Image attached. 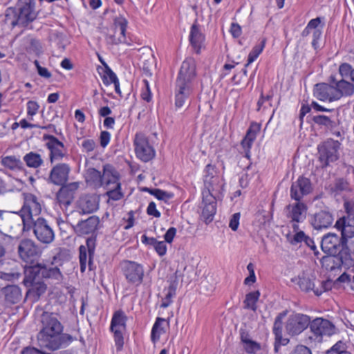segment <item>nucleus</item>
Returning a JSON list of instances; mask_svg holds the SVG:
<instances>
[{"label":"nucleus","instance_id":"f03ea898","mask_svg":"<svg viewBox=\"0 0 354 354\" xmlns=\"http://www.w3.org/2000/svg\"><path fill=\"white\" fill-rule=\"evenodd\" d=\"M196 75L194 61L192 59L183 61L175 83L176 108L183 107L192 95Z\"/></svg>","mask_w":354,"mask_h":354},{"label":"nucleus","instance_id":"7c9ffc66","mask_svg":"<svg viewBox=\"0 0 354 354\" xmlns=\"http://www.w3.org/2000/svg\"><path fill=\"white\" fill-rule=\"evenodd\" d=\"M102 180L103 183L102 186L104 187L105 189H109L110 186L120 183V175L112 165L106 164L103 166Z\"/></svg>","mask_w":354,"mask_h":354},{"label":"nucleus","instance_id":"b1692460","mask_svg":"<svg viewBox=\"0 0 354 354\" xmlns=\"http://www.w3.org/2000/svg\"><path fill=\"white\" fill-rule=\"evenodd\" d=\"M70 171L71 168L68 164H57L50 171L48 182L55 185L65 184L68 179Z\"/></svg>","mask_w":354,"mask_h":354},{"label":"nucleus","instance_id":"4c0bfd02","mask_svg":"<svg viewBox=\"0 0 354 354\" xmlns=\"http://www.w3.org/2000/svg\"><path fill=\"white\" fill-rule=\"evenodd\" d=\"M85 179L88 184L95 187H102V174L95 168H88L86 171Z\"/></svg>","mask_w":354,"mask_h":354},{"label":"nucleus","instance_id":"49530a36","mask_svg":"<svg viewBox=\"0 0 354 354\" xmlns=\"http://www.w3.org/2000/svg\"><path fill=\"white\" fill-rule=\"evenodd\" d=\"M145 190L148 192L151 195L154 196L157 199L163 201L165 202H167L174 196L172 193L162 190L160 189L145 188Z\"/></svg>","mask_w":354,"mask_h":354},{"label":"nucleus","instance_id":"2eb2a0df","mask_svg":"<svg viewBox=\"0 0 354 354\" xmlns=\"http://www.w3.org/2000/svg\"><path fill=\"white\" fill-rule=\"evenodd\" d=\"M334 221L333 212L328 207L319 209L310 215L309 222L315 230H321L330 227Z\"/></svg>","mask_w":354,"mask_h":354},{"label":"nucleus","instance_id":"4468645a","mask_svg":"<svg viewBox=\"0 0 354 354\" xmlns=\"http://www.w3.org/2000/svg\"><path fill=\"white\" fill-rule=\"evenodd\" d=\"M121 268L128 282L137 285L142 283L144 277V269L141 264L125 260L122 262Z\"/></svg>","mask_w":354,"mask_h":354},{"label":"nucleus","instance_id":"20e7f679","mask_svg":"<svg viewBox=\"0 0 354 354\" xmlns=\"http://www.w3.org/2000/svg\"><path fill=\"white\" fill-rule=\"evenodd\" d=\"M6 20H10V24L24 28L32 29L30 25L37 17L34 0H18L15 6L9 7L6 10Z\"/></svg>","mask_w":354,"mask_h":354},{"label":"nucleus","instance_id":"864d4df0","mask_svg":"<svg viewBox=\"0 0 354 354\" xmlns=\"http://www.w3.org/2000/svg\"><path fill=\"white\" fill-rule=\"evenodd\" d=\"M333 286V283L332 280L328 279L326 281H323L320 282V287H316V289H315V295L320 296L324 292L331 290Z\"/></svg>","mask_w":354,"mask_h":354},{"label":"nucleus","instance_id":"de8ad7c7","mask_svg":"<svg viewBox=\"0 0 354 354\" xmlns=\"http://www.w3.org/2000/svg\"><path fill=\"white\" fill-rule=\"evenodd\" d=\"M313 121L321 126H324L328 129H333L335 126V122L330 117L324 115H318L313 117Z\"/></svg>","mask_w":354,"mask_h":354},{"label":"nucleus","instance_id":"3c124183","mask_svg":"<svg viewBox=\"0 0 354 354\" xmlns=\"http://www.w3.org/2000/svg\"><path fill=\"white\" fill-rule=\"evenodd\" d=\"M286 315V311L280 313L275 318L274 326H273V333L274 335H278L282 333L283 328V319Z\"/></svg>","mask_w":354,"mask_h":354},{"label":"nucleus","instance_id":"412c9836","mask_svg":"<svg viewBox=\"0 0 354 354\" xmlns=\"http://www.w3.org/2000/svg\"><path fill=\"white\" fill-rule=\"evenodd\" d=\"M59 185L61 188L57 193V199L59 205L68 207L72 203L75 193L78 189L80 183L78 182L66 183Z\"/></svg>","mask_w":354,"mask_h":354},{"label":"nucleus","instance_id":"4be33fe9","mask_svg":"<svg viewBox=\"0 0 354 354\" xmlns=\"http://www.w3.org/2000/svg\"><path fill=\"white\" fill-rule=\"evenodd\" d=\"M44 140H48L46 146L50 150V160L53 163L54 160H60L65 156L64 145L53 135L44 134Z\"/></svg>","mask_w":354,"mask_h":354},{"label":"nucleus","instance_id":"393cba45","mask_svg":"<svg viewBox=\"0 0 354 354\" xmlns=\"http://www.w3.org/2000/svg\"><path fill=\"white\" fill-rule=\"evenodd\" d=\"M100 199L95 194H84L78 200V209L80 214H91L99 208Z\"/></svg>","mask_w":354,"mask_h":354},{"label":"nucleus","instance_id":"4d7b16f0","mask_svg":"<svg viewBox=\"0 0 354 354\" xmlns=\"http://www.w3.org/2000/svg\"><path fill=\"white\" fill-rule=\"evenodd\" d=\"M274 351L275 353L279 351L281 346H286L289 342V339L283 338L282 333L274 335Z\"/></svg>","mask_w":354,"mask_h":354},{"label":"nucleus","instance_id":"c756f323","mask_svg":"<svg viewBox=\"0 0 354 354\" xmlns=\"http://www.w3.org/2000/svg\"><path fill=\"white\" fill-rule=\"evenodd\" d=\"M314 95L319 100L330 102L336 100L334 84L319 83L315 84Z\"/></svg>","mask_w":354,"mask_h":354},{"label":"nucleus","instance_id":"e2e57ef3","mask_svg":"<svg viewBox=\"0 0 354 354\" xmlns=\"http://www.w3.org/2000/svg\"><path fill=\"white\" fill-rule=\"evenodd\" d=\"M266 38H263L260 43L255 45L252 50H251L250 53L257 56L258 57V56L261 54V53L263 51L264 47H265V45H266Z\"/></svg>","mask_w":354,"mask_h":354},{"label":"nucleus","instance_id":"39448f33","mask_svg":"<svg viewBox=\"0 0 354 354\" xmlns=\"http://www.w3.org/2000/svg\"><path fill=\"white\" fill-rule=\"evenodd\" d=\"M37 339L40 348H47L55 351L67 347L76 338L68 333L39 332Z\"/></svg>","mask_w":354,"mask_h":354},{"label":"nucleus","instance_id":"c9c22d12","mask_svg":"<svg viewBox=\"0 0 354 354\" xmlns=\"http://www.w3.org/2000/svg\"><path fill=\"white\" fill-rule=\"evenodd\" d=\"M127 321V317L122 310L115 311L111 319L110 329L125 330Z\"/></svg>","mask_w":354,"mask_h":354},{"label":"nucleus","instance_id":"9b49d317","mask_svg":"<svg viewBox=\"0 0 354 354\" xmlns=\"http://www.w3.org/2000/svg\"><path fill=\"white\" fill-rule=\"evenodd\" d=\"M96 247V236H91L86 240V245L79 247V259L80 271L84 272L88 263L89 270H91L93 264V259Z\"/></svg>","mask_w":354,"mask_h":354},{"label":"nucleus","instance_id":"37998d69","mask_svg":"<svg viewBox=\"0 0 354 354\" xmlns=\"http://www.w3.org/2000/svg\"><path fill=\"white\" fill-rule=\"evenodd\" d=\"M24 160L29 167L37 168L43 164V160L39 153L30 152L24 157Z\"/></svg>","mask_w":354,"mask_h":354},{"label":"nucleus","instance_id":"cd10ccee","mask_svg":"<svg viewBox=\"0 0 354 354\" xmlns=\"http://www.w3.org/2000/svg\"><path fill=\"white\" fill-rule=\"evenodd\" d=\"M286 216L291 219L292 222L301 223L306 218L307 205L300 201L294 204H289L286 207Z\"/></svg>","mask_w":354,"mask_h":354},{"label":"nucleus","instance_id":"bf43d9fd","mask_svg":"<svg viewBox=\"0 0 354 354\" xmlns=\"http://www.w3.org/2000/svg\"><path fill=\"white\" fill-rule=\"evenodd\" d=\"M106 41L108 44L111 45H118L119 44H126L129 46H131V44L128 40H124V39H120V37L116 38L115 35H110L106 37Z\"/></svg>","mask_w":354,"mask_h":354},{"label":"nucleus","instance_id":"f257e3e1","mask_svg":"<svg viewBox=\"0 0 354 354\" xmlns=\"http://www.w3.org/2000/svg\"><path fill=\"white\" fill-rule=\"evenodd\" d=\"M59 254L53 258L51 265L37 262L32 266H26L24 268V278L23 284L28 288L27 295L32 297L35 300H38L44 295L47 289L44 279H50L56 283H60L63 279V274L57 266H53L57 263Z\"/></svg>","mask_w":354,"mask_h":354},{"label":"nucleus","instance_id":"bb28decb","mask_svg":"<svg viewBox=\"0 0 354 354\" xmlns=\"http://www.w3.org/2000/svg\"><path fill=\"white\" fill-rule=\"evenodd\" d=\"M99 223V218L96 216H91L86 220L80 221L73 227V229L75 232L79 236L93 234L97 229Z\"/></svg>","mask_w":354,"mask_h":354},{"label":"nucleus","instance_id":"13d9d810","mask_svg":"<svg viewBox=\"0 0 354 354\" xmlns=\"http://www.w3.org/2000/svg\"><path fill=\"white\" fill-rule=\"evenodd\" d=\"M244 349L247 353L253 354L261 350V345L255 341L250 340L244 344Z\"/></svg>","mask_w":354,"mask_h":354},{"label":"nucleus","instance_id":"f8f14e48","mask_svg":"<svg viewBox=\"0 0 354 354\" xmlns=\"http://www.w3.org/2000/svg\"><path fill=\"white\" fill-rule=\"evenodd\" d=\"M310 317L302 313H292L286 322V330L291 336L301 333L310 324Z\"/></svg>","mask_w":354,"mask_h":354},{"label":"nucleus","instance_id":"473e14b6","mask_svg":"<svg viewBox=\"0 0 354 354\" xmlns=\"http://www.w3.org/2000/svg\"><path fill=\"white\" fill-rule=\"evenodd\" d=\"M314 281L315 278L313 276L310 277L304 274L299 275L297 277L292 279V282L298 285L301 290L305 292H308L312 290L315 293L316 287Z\"/></svg>","mask_w":354,"mask_h":354},{"label":"nucleus","instance_id":"5fc2aeb1","mask_svg":"<svg viewBox=\"0 0 354 354\" xmlns=\"http://www.w3.org/2000/svg\"><path fill=\"white\" fill-rule=\"evenodd\" d=\"M13 240V237L7 234L0 232V258L6 254V250L3 245L10 243Z\"/></svg>","mask_w":354,"mask_h":354},{"label":"nucleus","instance_id":"6e6d98bb","mask_svg":"<svg viewBox=\"0 0 354 354\" xmlns=\"http://www.w3.org/2000/svg\"><path fill=\"white\" fill-rule=\"evenodd\" d=\"M114 334V340L117 351H120L124 345V337L122 332L124 330H111Z\"/></svg>","mask_w":354,"mask_h":354},{"label":"nucleus","instance_id":"a19ab883","mask_svg":"<svg viewBox=\"0 0 354 354\" xmlns=\"http://www.w3.org/2000/svg\"><path fill=\"white\" fill-rule=\"evenodd\" d=\"M259 297L260 292L259 290L248 293L243 301L245 305L244 308L251 309L253 311H256L257 308L256 304L258 301Z\"/></svg>","mask_w":354,"mask_h":354},{"label":"nucleus","instance_id":"680f3d73","mask_svg":"<svg viewBox=\"0 0 354 354\" xmlns=\"http://www.w3.org/2000/svg\"><path fill=\"white\" fill-rule=\"evenodd\" d=\"M352 71L351 66L348 63H343L339 67V73L342 77V79L349 77Z\"/></svg>","mask_w":354,"mask_h":354},{"label":"nucleus","instance_id":"69168bd1","mask_svg":"<svg viewBox=\"0 0 354 354\" xmlns=\"http://www.w3.org/2000/svg\"><path fill=\"white\" fill-rule=\"evenodd\" d=\"M30 49L35 52L37 55L42 53V46L39 40L36 39H32L30 42Z\"/></svg>","mask_w":354,"mask_h":354},{"label":"nucleus","instance_id":"e433bc0d","mask_svg":"<svg viewBox=\"0 0 354 354\" xmlns=\"http://www.w3.org/2000/svg\"><path fill=\"white\" fill-rule=\"evenodd\" d=\"M320 23L321 19L319 17H317L311 19L307 24L308 28H310L313 30L312 46L315 50L318 48V41L321 38L322 34V28H318Z\"/></svg>","mask_w":354,"mask_h":354},{"label":"nucleus","instance_id":"0eeeda50","mask_svg":"<svg viewBox=\"0 0 354 354\" xmlns=\"http://www.w3.org/2000/svg\"><path fill=\"white\" fill-rule=\"evenodd\" d=\"M39 246L31 239H21L17 246V254L21 260L29 266L35 265V261L41 255ZM37 263H35L36 264Z\"/></svg>","mask_w":354,"mask_h":354},{"label":"nucleus","instance_id":"79ce46f5","mask_svg":"<svg viewBox=\"0 0 354 354\" xmlns=\"http://www.w3.org/2000/svg\"><path fill=\"white\" fill-rule=\"evenodd\" d=\"M166 319L161 317H158L155 324L153 326L151 334V338L153 342H156L160 339V335L165 333L162 324L165 323Z\"/></svg>","mask_w":354,"mask_h":354},{"label":"nucleus","instance_id":"052dcab7","mask_svg":"<svg viewBox=\"0 0 354 354\" xmlns=\"http://www.w3.org/2000/svg\"><path fill=\"white\" fill-rule=\"evenodd\" d=\"M81 146L84 151L89 153L95 149L96 143L93 139H84L82 140Z\"/></svg>","mask_w":354,"mask_h":354},{"label":"nucleus","instance_id":"338daca9","mask_svg":"<svg viewBox=\"0 0 354 354\" xmlns=\"http://www.w3.org/2000/svg\"><path fill=\"white\" fill-rule=\"evenodd\" d=\"M289 354H312V352L306 346L297 345Z\"/></svg>","mask_w":354,"mask_h":354},{"label":"nucleus","instance_id":"8fccbe9b","mask_svg":"<svg viewBox=\"0 0 354 354\" xmlns=\"http://www.w3.org/2000/svg\"><path fill=\"white\" fill-rule=\"evenodd\" d=\"M106 195L109 199L113 201H119L123 197V194L121 192V183H117V185L110 186L109 189H106Z\"/></svg>","mask_w":354,"mask_h":354},{"label":"nucleus","instance_id":"2f4dec72","mask_svg":"<svg viewBox=\"0 0 354 354\" xmlns=\"http://www.w3.org/2000/svg\"><path fill=\"white\" fill-rule=\"evenodd\" d=\"M189 38L190 44L193 47L195 53L196 54H199L201 53L202 43L204 41V36L199 29V26L197 24L196 20L191 27Z\"/></svg>","mask_w":354,"mask_h":354},{"label":"nucleus","instance_id":"1a4fd4ad","mask_svg":"<svg viewBox=\"0 0 354 354\" xmlns=\"http://www.w3.org/2000/svg\"><path fill=\"white\" fill-rule=\"evenodd\" d=\"M133 145L136 157L142 162H147L154 158L156 151L145 134L137 133L135 135Z\"/></svg>","mask_w":354,"mask_h":354},{"label":"nucleus","instance_id":"7ed1b4c3","mask_svg":"<svg viewBox=\"0 0 354 354\" xmlns=\"http://www.w3.org/2000/svg\"><path fill=\"white\" fill-rule=\"evenodd\" d=\"M196 75L194 61L192 59L183 61L175 83L176 108L183 107L192 95Z\"/></svg>","mask_w":354,"mask_h":354},{"label":"nucleus","instance_id":"6e6552de","mask_svg":"<svg viewBox=\"0 0 354 354\" xmlns=\"http://www.w3.org/2000/svg\"><path fill=\"white\" fill-rule=\"evenodd\" d=\"M309 327L313 334L310 338L317 342H322L324 336L333 335L335 329L331 322L321 317H317L313 321H310Z\"/></svg>","mask_w":354,"mask_h":354},{"label":"nucleus","instance_id":"6ab92c4d","mask_svg":"<svg viewBox=\"0 0 354 354\" xmlns=\"http://www.w3.org/2000/svg\"><path fill=\"white\" fill-rule=\"evenodd\" d=\"M313 190L311 182L309 178L299 176L292 183L290 187V197L296 201H300L305 196L309 194Z\"/></svg>","mask_w":354,"mask_h":354},{"label":"nucleus","instance_id":"f3484780","mask_svg":"<svg viewBox=\"0 0 354 354\" xmlns=\"http://www.w3.org/2000/svg\"><path fill=\"white\" fill-rule=\"evenodd\" d=\"M207 174L204 178V188L202 191V194L209 193V195H213L216 197V194L221 193L223 189V180L218 176H214L210 170H214L211 165L206 166Z\"/></svg>","mask_w":354,"mask_h":354},{"label":"nucleus","instance_id":"a211bd4d","mask_svg":"<svg viewBox=\"0 0 354 354\" xmlns=\"http://www.w3.org/2000/svg\"><path fill=\"white\" fill-rule=\"evenodd\" d=\"M346 243L342 236L339 237L335 233H328L322 239L321 248L327 254H337L342 246Z\"/></svg>","mask_w":354,"mask_h":354},{"label":"nucleus","instance_id":"c85d7f7f","mask_svg":"<svg viewBox=\"0 0 354 354\" xmlns=\"http://www.w3.org/2000/svg\"><path fill=\"white\" fill-rule=\"evenodd\" d=\"M261 127L257 123H252L247 130L246 134L241 142V145L244 149L245 158L248 160L250 159V149L259 132Z\"/></svg>","mask_w":354,"mask_h":354},{"label":"nucleus","instance_id":"c03bdc74","mask_svg":"<svg viewBox=\"0 0 354 354\" xmlns=\"http://www.w3.org/2000/svg\"><path fill=\"white\" fill-rule=\"evenodd\" d=\"M1 164L11 170L21 169L23 167V162L14 156L2 158Z\"/></svg>","mask_w":354,"mask_h":354},{"label":"nucleus","instance_id":"ddd939ff","mask_svg":"<svg viewBox=\"0 0 354 354\" xmlns=\"http://www.w3.org/2000/svg\"><path fill=\"white\" fill-rule=\"evenodd\" d=\"M32 228L37 239L44 244H50L54 241L55 233L48 222L42 217L32 221Z\"/></svg>","mask_w":354,"mask_h":354},{"label":"nucleus","instance_id":"9d476101","mask_svg":"<svg viewBox=\"0 0 354 354\" xmlns=\"http://www.w3.org/2000/svg\"><path fill=\"white\" fill-rule=\"evenodd\" d=\"M338 141L332 139L328 140L318 146V159L323 168L338 159Z\"/></svg>","mask_w":354,"mask_h":354},{"label":"nucleus","instance_id":"603ef678","mask_svg":"<svg viewBox=\"0 0 354 354\" xmlns=\"http://www.w3.org/2000/svg\"><path fill=\"white\" fill-rule=\"evenodd\" d=\"M332 190L335 192H341L344 191H350L349 183L344 178H338L335 180Z\"/></svg>","mask_w":354,"mask_h":354},{"label":"nucleus","instance_id":"58836bf2","mask_svg":"<svg viewBox=\"0 0 354 354\" xmlns=\"http://www.w3.org/2000/svg\"><path fill=\"white\" fill-rule=\"evenodd\" d=\"M322 263L327 270L330 271L335 270L342 267L337 254H328V256L322 257Z\"/></svg>","mask_w":354,"mask_h":354},{"label":"nucleus","instance_id":"72a5a7b5","mask_svg":"<svg viewBox=\"0 0 354 354\" xmlns=\"http://www.w3.org/2000/svg\"><path fill=\"white\" fill-rule=\"evenodd\" d=\"M337 256L342 266L346 268L354 266V251L348 247L347 243L339 250Z\"/></svg>","mask_w":354,"mask_h":354},{"label":"nucleus","instance_id":"ea45409f","mask_svg":"<svg viewBox=\"0 0 354 354\" xmlns=\"http://www.w3.org/2000/svg\"><path fill=\"white\" fill-rule=\"evenodd\" d=\"M14 216L8 212L0 210V232L12 228Z\"/></svg>","mask_w":354,"mask_h":354},{"label":"nucleus","instance_id":"a878e982","mask_svg":"<svg viewBox=\"0 0 354 354\" xmlns=\"http://www.w3.org/2000/svg\"><path fill=\"white\" fill-rule=\"evenodd\" d=\"M330 82L334 84L335 95L333 98L336 100L343 96H351L354 93V84L344 79L337 80L334 75H330Z\"/></svg>","mask_w":354,"mask_h":354},{"label":"nucleus","instance_id":"a18cd8bd","mask_svg":"<svg viewBox=\"0 0 354 354\" xmlns=\"http://www.w3.org/2000/svg\"><path fill=\"white\" fill-rule=\"evenodd\" d=\"M113 25L115 26V29L119 28L120 33L121 35L120 38L127 40L126 37V31L128 25V21L127 19L123 16L120 15L113 19Z\"/></svg>","mask_w":354,"mask_h":354},{"label":"nucleus","instance_id":"774afa93","mask_svg":"<svg viewBox=\"0 0 354 354\" xmlns=\"http://www.w3.org/2000/svg\"><path fill=\"white\" fill-rule=\"evenodd\" d=\"M344 206L347 216H354V201L346 200L344 203Z\"/></svg>","mask_w":354,"mask_h":354},{"label":"nucleus","instance_id":"dca6fc26","mask_svg":"<svg viewBox=\"0 0 354 354\" xmlns=\"http://www.w3.org/2000/svg\"><path fill=\"white\" fill-rule=\"evenodd\" d=\"M216 197L209 193L202 194V202L199 208L201 209V219L206 224L211 223L216 212Z\"/></svg>","mask_w":354,"mask_h":354},{"label":"nucleus","instance_id":"f704fd0d","mask_svg":"<svg viewBox=\"0 0 354 354\" xmlns=\"http://www.w3.org/2000/svg\"><path fill=\"white\" fill-rule=\"evenodd\" d=\"M103 66H98L97 70L101 76L103 83L105 85H109L113 82H118V77L115 73L111 69L106 62H102Z\"/></svg>","mask_w":354,"mask_h":354},{"label":"nucleus","instance_id":"aec40b11","mask_svg":"<svg viewBox=\"0 0 354 354\" xmlns=\"http://www.w3.org/2000/svg\"><path fill=\"white\" fill-rule=\"evenodd\" d=\"M0 298L6 306L18 304L22 299L21 289L17 285H8L0 288Z\"/></svg>","mask_w":354,"mask_h":354},{"label":"nucleus","instance_id":"5701e85b","mask_svg":"<svg viewBox=\"0 0 354 354\" xmlns=\"http://www.w3.org/2000/svg\"><path fill=\"white\" fill-rule=\"evenodd\" d=\"M43 333H63L64 327L53 313L44 312L41 316Z\"/></svg>","mask_w":354,"mask_h":354},{"label":"nucleus","instance_id":"09e8293b","mask_svg":"<svg viewBox=\"0 0 354 354\" xmlns=\"http://www.w3.org/2000/svg\"><path fill=\"white\" fill-rule=\"evenodd\" d=\"M326 354H352L347 350L345 342L339 340L326 351Z\"/></svg>","mask_w":354,"mask_h":354},{"label":"nucleus","instance_id":"423d86ee","mask_svg":"<svg viewBox=\"0 0 354 354\" xmlns=\"http://www.w3.org/2000/svg\"><path fill=\"white\" fill-rule=\"evenodd\" d=\"M24 203L21 209V218L24 225V230H30L32 228L34 216H39L41 212V205L38 198L31 194H24Z\"/></svg>","mask_w":354,"mask_h":354},{"label":"nucleus","instance_id":"0e129e2a","mask_svg":"<svg viewBox=\"0 0 354 354\" xmlns=\"http://www.w3.org/2000/svg\"><path fill=\"white\" fill-rule=\"evenodd\" d=\"M306 235L303 231L297 232L290 240V243L292 245H296L299 243L304 242Z\"/></svg>","mask_w":354,"mask_h":354}]
</instances>
